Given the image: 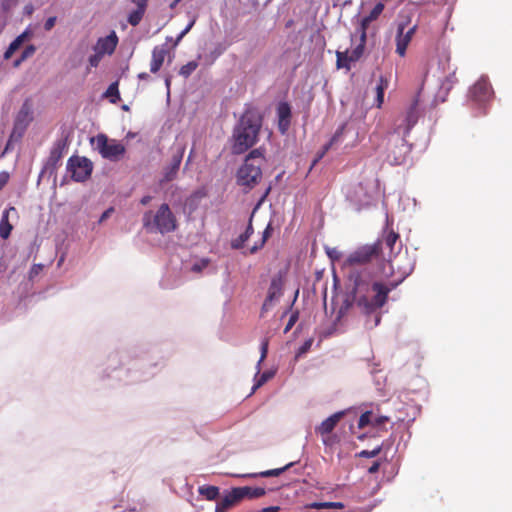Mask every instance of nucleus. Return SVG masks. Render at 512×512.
Returning <instances> with one entry per match:
<instances>
[{"label":"nucleus","instance_id":"47","mask_svg":"<svg viewBox=\"0 0 512 512\" xmlns=\"http://www.w3.org/2000/svg\"><path fill=\"white\" fill-rule=\"evenodd\" d=\"M268 230H269V227H267V228H266V230L264 231V235H263V238L261 239L260 244H259L258 246H257V245L253 246V247L250 249V253H255L259 248H261V247L264 245V243H265V241H266V239H267V236H268V234H269V231H268Z\"/></svg>","mask_w":512,"mask_h":512},{"label":"nucleus","instance_id":"53","mask_svg":"<svg viewBox=\"0 0 512 512\" xmlns=\"http://www.w3.org/2000/svg\"><path fill=\"white\" fill-rule=\"evenodd\" d=\"M114 209L112 207L108 208L107 210H105L100 219H99V222H103L105 221L106 219H108L110 217V215L113 213Z\"/></svg>","mask_w":512,"mask_h":512},{"label":"nucleus","instance_id":"40","mask_svg":"<svg viewBox=\"0 0 512 512\" xmlns=\"http://www.w3.org/2000/svg\"><path fill=\"white\" fill-rule=\"evenodd\" d=\"M225 497L230 500V504H232V506L236 505L242 500L237 491V488H232L231 491L225 495Z\"/></svg>","mask_w":512,"mask_h":512},{"label":"nucleus","instance_id":"2","mask_svg":"<svg viewBox=\"0 0 512 512\" xmlns=\"http://www.w3.org/2000/svg\"><path fill=\"white\" fill-rule=\"evenodd\" d=\"M262 123L263 117L257 109L244 111L233 130V154H242L257 143Z\"/></svg>","mask_w":512,"mask_h":512},{"label":"nucleus","instance_id":"54","mask_svg":"<svg viewBox=\"0 0 512 512\" xmlns=\"http://www.w3.org/2000/svg\"><path fill=\"white\" fill-rule=\"evenodd\" d=\"M417 25H413L412 27H410L407 31L404 30V35L405 36H409V39L412 40L414 34L416 33L417 31Z\"/></svg>","mask_w":512,"mask_h":512},{"label":"nucleus","instance_id":"61","mask_svg":"<svg viewBox=\"0 0 512 512\" xmlns=\"http://www.w3.org/2000/svg\"><path fill=\"white\" fill-rule=\"evenodd\" d=\"M215 512H227V511L225 509H222V507L217 504Z\"/></svg>","mask_w":512,"mask_h":512},{"label":"nucleus","instance_id":"50","mask_svg":"<svg viewBox=\"0 0 512 512\" xmlns=\"http://www.w3.org/2000/svg\"><path fill=\"white\" fill-rule=\"evenodd\" d=\"M389 86V79L386 76L381 75L379 77L378 83L376 87H383L384 90H386Z\"/></svg>","mask_w":512,"mask_h":512},{"label":"nucleus","instance_id":"37","mask_svg":"<svg viewBox=\"0 0 512 512\" xmlns=\"http://www.w3.org/2000/svg\"><path fill=\"white\" fill-rule=\"evenodd\" d=\"M371 22L372 21L367 16H365L361 20V23H360V39L362 40V42H366L367 29H368V27H369Z\"/></svg>","mask_w":512,"mask_h":512},{"label":"nucleus","instance_id":"8","mask_svg":"<svg viewBox=\"0 0 512 512\" xmlns=\"http://www.w3.org/2000/svg\"><path fill=\"white\" fill-rule=\"evenodd\" d=\"M32 121L33 105L30 99H26L16 115L10 139L14 137L21 138Z\"/></svg>","mask_w":512,"mask_h":512},{"label":"nucleus","instance_id":"60","mask_svg":"<svg viewBox=\"0 0 512 512\" xmlns=\"http://www.w3.org/2000/svg\"><path fill=\"white\" fill-rule=\"evenodd\" d=\"M138 78L142 79V80H146L149 78V75L146 72H142V73L138 74Z\"/></svg>","mask_w":512,"mask_h":512},{"label":"nucleus","instance_id":"30","mask_svg":"<svg viewBox=\"0 0 512 512\" xmlns=\"http://www.w3.org/2000/svg\"><path fill=\"white\" fill-rule=\"evenodd\" d=\"M250 221H252V217L250 218ZM253 227L252 223L249 222V225L247 226L244 233H242L237 240L233 243L234 248H241L243 244L249 239V237L253 234Z\"/></svg>","mask_w":512,"mask_h":512},{"label":"nucleus","instance_id":"21","mask_svg":"<svg viewBox=\"0 0 512 512\" xmlns=\"http://www.w3.org/2000/svg\"><path fill=\"white\" fill-rule=\"evenodd\" d=\"M241 499H256L265 495L266 491L262 487H236Z\"/></svg>","mask_w":512,"mask_h":512},{"label":"nucleus","instance_id":"7","mask_svg":"<svg viewBox=\"0 0 512 512\" xmlns=\"http://www.w3.org/2000/svg\"><path fill=\"white\" fill-rule=\"evenodd\" d=\"M419 103H420V95L417 94L409 107L407 108L405 114L398 118L397 121H400V123H395L393 127V132L397 133L398 135H403L404 137H407L412 130V128L416 125L418 122L419 116H420V110H419Z\"/></svg>","mask_w":512,"mask_h":512},{"label":"nucleus","instance_id":"3","mask_svg":"<svg viewBox=\"0 0 512 512\" xmlns=\"http://www.w3.org/2000/svg\"><path fill=\"white\" fill-rule=\"evenodd\" d=\"M265 161L261 148L253 149L246 156L243 164L239 167L236 179L237 184L247 192L254 188L262 178V165Z\"/></svg>","mask_w":512,"mask_h":512},{"label":"nucleus","instance_id":"11","mask_svg":"<svg viewBox=\"0 0 512 512\" xmlns=\"http://www.w3.org/2000/svg\"><path fill=\"white\" fill-rule=\"evenodd\" d=\"M184 152L185 147L182 146L172 155L170 163L163 170L162 183L173 181L177 177Z\"/></svg>","mask_w":512,"mask_h":512},{"label":"nucleus","instance_id":"48","mask_svg":"<svg viewBox=\"0 0 512 512\" xmlns=\"http://www.w3.org/2000/svg\"><path fill=\"white\" fill-rule=\"evenodd\" d=\"M9 173L6 172V171H2L0 172V191L4 188V186L8 183L9 181Z\"/></svg>","mask_w":512,"mask_h":512},{"label":"nucleus","instance_id":"36","mask_svg":"<svg viewBox=\"0 0 512 512\" xmlns=\"http://www.w3.org/2000/svg\"><path fill=\"white\" fill-rule=\"evenodd\" d=\"M273 372L265 371L262 373L259 378L256 380V383L253 386V391L264 385L269 379L273 377Z\"/></svg>","mask_w":512,"mask_h":512},{"label":"nucleus","instance_id":"58","mask_svg":"<svg viewBox=\"0 0 512 512\" xmlns=\"http://www.w3.org/2000/svg\"><path fill=\"white\" fill-rule=\"evenodd\" d=\"M151 200H152V197L149 195H146V196L142 197V199L140 200V203L142 205H147Z\"/></svg>","mask_w":512,"mask_h":512},{"label":"nucleus","instance_id":"22","mask_svg":"<svg viewBox=\"0 0 512 512\" xmlns=\"http://www.w3.org/2000/svg\"><path fill=\"white\" fill-rule=\"evenodd\" d=\"M29 32L24 31L22 34L17 36L9 45L7 50L4 53L5 59H10L12 55L20 48L23 42L28 38Z\"/></svg>","mask_w":512,"mask_h":512},{"label":"nucleus","instance_id":"5","mask_svg":"<svg viewBox=\"0 0 512 512\" xmlns=\"http://www.w3.org/2000/svg\"><path fill=\"white\" fill-rule=\"evenodd\" d=\"M382 251V242L376 241L373 244H366L358 247L355 251L350 253L345 260V265L353 269L354 266H362L370 263L373 259L377 258Z\"/></svg>","mask_w":512,"mask_h":512},{"label":"nucleus","instance_id":"17","mask_svg":"<svg viewBox=\"0 0 512 512\" xmlns=\"http://www.w3.org/2000/svg\"><path fill=\"white\" fill-rule=\"evenodd\" d=\"M278 125L282 133H285L290 125L291 108L287 102L279 103L277 107Z\"/></svg>","mask_w":512,"mask_h":512},{"label":"nucleus","instance_id":"42","mask_svg":"<svg viewBox=\"0 0 512 512\" xmlns=\"http://www.w3.org/2000/svg\"><path fill=\"white\" fill-rule=\"evenodd\" d=\"M36 48L34 45H28L21 53V60H26L27 58L34 55Z\"/></svg>","mask_w":512,"mask_h":512},{"label":"nucleus","instance_id":"57","mask_svg":"<svg viewBox=\"0 0 512 512\" xmlns=\"http://www.w3.org/2000/svg\"><path fill=\"white\" fill-rule=\"evenodd\" d=\"M280 510L279 506H270L263 508L260 512H278Z\"/></svg>","mask_w":512,"mask_h":512},{"label":"nucleus","instance_id":"1","mask_svg":"<svg viewBox=\"0 0 512 512\" xmlns=\"http://www.w3.org/2000/svg\"><path fill=\"white\" fill-rule=\"evenodd\" d=\"M348 280L351 285L350 306H355L366 316L374 315L373 326L379 325L381 315L378 311L387 303L389 293L400 281L379 280L368 269H353Z\"/></svg>","mask_w":512,"mask_h":512},{"label":"nucleus","instance_id":"64","mask_svg":"<svg viewBox=\"0 0 512 512\" xmlns=\"http://www.w3.org/2000/svg\"><path fill=\"white\" fill-rule=\"evenodd\" d=\"M165 83H166L167 88L169 89V87H170V83H171V82H170V79H169V78H167V79H166V81H165Z\"/></svg>","mask_w":512,"mask_h":512},{"label":"nucleus","instance_id":"38","mask_svg":"<svg viewBox=\"0 0 512 512\" xmlns=\"http://www.w3.org/2000/svg\"><path fill=\"white\" fill-rule=\"evenodd\" d=\"M268 345H269V340L267 338H264L261 342V347H260V350H261V356H260V359L257 363V369H258V372L260 371V365L261 363L265 360V358L267 357V353H268Z\"/></svg>","mask_w":512,"mask_h":512},{"label":"nucleus","instance_id":"46","mask_svg":"<svg viewBox=\"0 0 512 512\" xmlns=\"http://www.w3.org/2000/svg\"><path fill=\"white\" fill-rule=\"evenodd\" d=\"M297 320H298V312L296 311L291 314L289 321L284 329V332L287 333L295 325Z\"/></svg>","mask_w":512,"mask_h":512},{"label":"nucleus","instance_id":"20","mask_svg":"<svg viewBox=\"0 0 512 512\" xmlns=\"http://www.w3.org/2000/svg\"><path fill=\"white\" fill-rule=\"evenodd\" d=\"M399 142H400V146L397 147L398 150L397 151L396 150H392L388 154V158H391V155H393V159H392L391 162L394 165L402 164L405 161V159H406L407 153L409 152V149L407 147L406 137L401 135V138L399 139Z\"/></svg>","mask_w":512,"mask_h":512},{"label":"nucleus","instance_id":"62","mask_svg":"<svg viewBox=\"0 0 512 512\" xmlns=\"http://www.w3.org/2000/svg\"><path fill=\"white\" fill-rule=\"evenodd\" d=\"M24 60H21V57L19 59H17L15 62H14V66L15 67H18Z\"/></svg>","mask_w":512,"mask_h":512},{"label":"nucleus","instance_id":"51","mask_svg":"<svg viewBox=\"0 0 512 512\" xmlns=\"http://www.w3.org/2000/svg\"><path fill=\"white\" fill-rule=\"evenodd\" d=\"M219 506L222 507V509H225L226 511L230 509L232 504H230V500H228L225 496L221 499L220 502L217 503Z\"/></svg>","mask_w":512,"mask_h":512},{"label":"nucleus","instance_id":"12","mask_svg":"<svg viewBox=\"0 0 512 512\" xmlns=\"http://www.w3.org/2000/svg\"><path fill=\"white\" fill-rule=\"evenodd\" d=\"M344 414V411L336 412L333 415L329 416L324 421H322L321 424L316 427L315 431L317 433L321 434L323 437L327 436L323 438V443L325 445L330 444L331 437L328 435L335 429L339 421L343 418Z\"/></svg>","mask_w":512,"mask_h":512},{"label":"nucleus","instance_id":"29","mask_svg":"<svg viewBox=\"0 0 512 512\" xmlns=\"http://www.w3.org/2000/svg\"><path fill=\"white\" fill-rule=\"evenodd\" d=\"M199 493L207 500H215L219 496V488L212 485L202 486L199 488Z\"/></svg>","mask_w":512,"mask_h":512},{"label":"nucleus","instance_id":"13","mask_svg":"<svg viewBox=\"0 0 512 512\" xmlns=\"http://www.w3.org/2000/svg\"><path fill=\"white\" fill-rule=\"evenodd\" d=\"M118 44V37L114 31L105 37H100L93 46V51L98 52L102 56L114 53Z\"/></svg>","mask_w":512,"mask_h":512},{"label":"nucleus","instance_id":"23","mask_svg":"<svg viewBox=\"0 0 512 512\" xmlns=\"http://www.w3.org/2000/svg\"><path fill=\"white\" fill-rule=\"evenodd\" d=\"M489 92V85L485 81L477 82L471 89L472 96L478 101H482L486 98L489 95Z\"/></svg>","mask_w":512,"mask_h":512},{"label":"nucleus","instance_id":"26","mask_svg":"<svg viewBox=\"0 0 512 512\" xmlns=\"http://www.w3.org/2000/svg\"><path fill=\"white\" fill-rule=\"evenodd\" d=\"M292 465H293L292 463H289L282 468L271 469V470L263 471L260 473H251V474H244V475H237V476L238 477H258V476L275 477V476H279L281 473H283L285 470H287Z\"/></svg>","mask_w":512,"mask_h":512},{"label":"nucleus","instance_id":"6","mask_svg":"<svg viewBox=\"0 0 512 512\" xmlns=\"http://www.w3.org/2000/svg\"><path fill=\"white\" fill-rule=\"evenodd\" d=\"M95 142L100 155L112 162L121 160L126 152V148L122 143L116 139H109L105 134H98Z\"/></svg>","mask_w":512,"mask_h":512},{"label":"nucleus","instance_id":"19","mask_svg":"<svg viewBox=\"0 0 512 512\" xmlns=\"http://www.w3.org/2000/svg\"><path fill=\"white\" fill-rule=\"evenodd\" d=\"M400 236L398 233H396L389 225V222H387L385 231H384V237H383V243L385 246L390 250L389 257L394 253L395 245L398 243L399 248L401 247L400 242Z\"/></svg>","mask_w":512,"mask_h":512},{"label":"nucleus","instance_id":"59","mask_svg":"<svg viewBox=\"0 0 512 512\" xmlns=\"http://www.w3.org/2000/svg\"><path fill=\"white\" fill-rule=\"evenodd\" d=\"M41 269H42V265L41 264L34 265L32 267V269H31V273L37 274Z\"/></svg>","mask_w":512,"mask_h":512},{"label":"nucleus","instance_id":"10","mask_svg":"<svg viewBox=\"0 0 512 512\" xmlns=\"http://www.w3.org/2000/svg\"><path fill=\"white\" fill-rule=\"evenodd\" d=\"M283 293V279L281 275L272 278L266 299L262 305V313L269 311Z\"/></svg>","mask_w":512,"mask_h":512},{"label":"nucleus","instance_id":"15","mask_svg":"<svg viewBox=\"0 0 512 512\" xmlns=\"http://www.w3.org/2000/svg\"><path fill=\"white\" fill-rule=\"evenodd\" d=\"M67 149V140L59 139L54 142L49 157L47 159V166L51 168H56L62 159L65 151Z\"/></svg>","mask_w":512,"mask_h":512},{"label":"nucleus","instance_id":"16","mask_svg":"<svg viewBox=\"0 0 512 512\" xmlns=\"http://www.w3.org/2000/svg\"><path fill=\"white\" fill-rule=\"evenodd\" d=\"M11 214L18 218V212L14 206H9L8 208H6L3 211L0 220V237L4 240L10 237L11 232L13 230V225L9 221Z\"/></svg>","mask_w":512,"mask_h":512},{"label":"nucleus","instance_id":"43","mask_svg":"<svg viewBox=\"0 0 512 512\" xmlns=\"http://www.w3.org/2000/svg\"><path fill=\"white\" fill-rule=\"evenodd\" d=\"M389 420L390 419L387 416H378V417L372 418V426L375 428L382 427Z\"/></svg>","mask_w":512,"mask_h":512},{"label":"nucleus","instance_id":"33","mask_svg":"<svg viewBox=\"0 0 512 512\" xmlns=\"http://www.w3.org/2000/svg\"><path fill=\"white\" fill-rule=\"evenodd\" d=\"M103 57L104 56H102L98 52H94L92 55H90L88 58L87 73L91 71V68L98 67Z\"/></svg>","mask_w":512,"mask_h":512},{"label":"nucleus","instance_id":"24","mask_svg":"<svg viewBox=\"0 0 512 512\" xmlns=\"http://www.w3.org/2000/svg\"><path fill=\"white\" fill-rule=\"evenodd\" d=\"M305 509H343L342 502H312L304 506Z\"/></svg>","mask_w":512,"mask_h":512},{"label":"nucleus","instance_id":"14","mask_svg":"<svg viewBox=\"0 0 512 512\" xmlns=\"http://www.w3.org/2000/svg\"><path fill=\"white\" fill-rule=\"evenodd\" d=\"M409 23V18L405 21H401L397 25V33L395 37V43H396V53L400 57H404L406 55L407 47L409 46L411 40L409 39V36L404 35V30L406 29L407 25Z\"/></svg>","mask_w":512,"mask_h":512},{"label":"nucleus","instance_id":"31","mask_svg":"<svg viewBox=\"0 0 512 512\" xmlns=\"http://www.w3.org/2000/svg\"><path fill=\"white\" fill-rule=\"evenodd\" d=\"M365 44L366 42H362L360 39V43L352 51H349L350 59L354 60V62H357L364 53Z\"/></svg>","mask_w":512,"mask_h":512},{"label":"nucleus","instance_id":"55","mask_svg":"<svg viewBox=\"0 0 512 512\" xmlns=\"http://www.w3.org/2000/svg\"><path fill=\"white\" fill-rule=\"evenodd\" d=\"M380 468V462L378 461H375L369 468H368V473L370 474H374L376 472H378Z\"/></svg>","mask_w":512,"mask_h":512},{"label":"nucleus","instance_id":"25","mask_svg":"<svg viewBox=\"0 0 512 512\" xmlns=\"http://www.w3.org/2000/svg\"><path fill=\"white\" fill-rule=\"evenodd\" d=\"M352 63H354V60L350 59L348 50L336 52L337 68H345L346 70H350Z\"/></svg>","mask_w":512,"mask_h":512},{"label":"nucleus","instance_id":"52","mask_svg":"<svg viewBox=\"0 0 512 512\" xmlns=\"http://www.w3.org/2000/svg\"><path fill=\"white\" fill-rule=\"evenodd\" d=\"M193 25H194V21H192L191 23L188 24V26L177 37L175 45H177L180 42V40L184 37V35L186 33H188V31L192 28Z\"/></svg>","mask_w":512,"mask_h":512},{"label":"nucleus","instance_id":"56","mask_svg":"<svg viewBox=\"0 0 512 512\" xmlns=\"http://www.w3.org/2000/svg\"><path fill=\"white\" fill-rule=\"evenodd\" d=\"M343 129H344V128H343V127H341V128H339V129L335 132V134H334L333 138H332V139H331V141H330V145H332L334 141H335V142H337V141H338V139H339V138L342 136V134H343Z\"/></svg>","mask_w":512,"mask_h":512},{"label":"nucleus","instance_id":"63","mask_svg":"<svg viewBox=\"0 0 512 512\" xmlns=\"http://www.w3.org/2000/svg\"><path fill=\"white\" fill-rule=\"evenodd\" d=\"M180 1H181V0H174V1L171 3L170 7H171V8H174V7H175V6H176Z\"/></svg>","mask_w":512,"mask_h":512},{"label":"nucleus","instance_id":"32","mask_svg":"<svg viewBox=\"0 0 512 512\" xmlns=\"http://www.w3.org/2000/svg\"><path fill=\"white\" fill-rule=\"evenodd\" d=\"M197 67L198 63L196 61H190L180 68L179 73L183 77L187 78L197 69Z\"/></svg>","mask_w":512,"mask_h":512},{"label":"nucleus","instance_id":"9","mask_svg":"<svg viewBox=\"0 0 512 512\" xmlns=\"http://www.w3.org/2000/svg\"><path fill=\"white\" fill-rule=\"evenodd\" d=\"M67 169L74 181L83 182L91 176L93 165L86 157L72 156L68 159Z\"/></svg>","mask_w":512,"mask_h":512},{"label":"nucleus","instance_id":"45","mask_svg":"<svg viewBox=\"0 0 512 512\" xmlns=\"http://www.w3.org/2000/svg\"><path fill=\"white\" fill-rule=\"evenodd\" d=\"M312 344H313V339H312V338H310V339L306 340V341H305V342L300 346V348H299V350H298L297 355L299 356V355H302V354L307 353V352L310 350V348H311Z\"/></svg>","mask_w":512,"mask_h":512},{"label":"nucleus","instance_id":"44","mask_svg":"<svg viewBox=\"0 0 512 512\" xmlns=\"http://www.w3.org/2000/svg\"><path fill=\"white\" fill-rule=\"evenodd\" d=\"M208 264H209V260H208V259H203V260H201L200 262L193 264V266H192L191 270H192L193 272L199 273V272H201L204 268H206V267L208 266Z\"/></svg>","mask_w":512,"mask_h":512},{"label":"nucleus","instance_id":"35","mask_svg":"<svg viewBox=\"0 0 512 512\" xmlns=\"http://www.w3.org/2000/svg\"><path fill=\"white\" fill-rule=\"evenodd\" d=\"M372 412L366 411L361 414L359 421H358V427L360 429L366 427L367 425H372Z\"/></svg>","mask_w":512,"mask_h":512},{"label":"nucleus","instance_id":"28","mask_svg":"<svg viewBox=\"0 0 512 512\" xmlns=\"http://www.w3.org/2000/svg\"><path fill=\"white\" fill-rule=\"evenodd\" d=\"M105 98H108L109 101L113 104H116L120 101V93L118 89V81H115L109 85L104 95Z\"/></svg>","mask_w":512,"mask_h":512},{"label":"nucleus","instance_id":"34","mask_svg":"<svg viewBox=\"0 0 512 512\" xmlns=\"http://www.w3.org/2000/svg\"><path fill=\"white\" fill-rule=\"evenodd\" d=\"M385 8L384 3L379 2L377 3L374 8L370 11V13L367 15V17L373 22L381 15Z\"/></svg>","mask_w":512,"mask_h":512},{"label":"nucleus","instance_id":"39","mask_svg":"<svg viewBox=\"0 0 512 512\" xmlns=\"http://www.w3.org/2000/svg\"><path fill=\"white\" fill-rule=\"evenodd\" d=\"M381 450H382V445L377 446L373 450H362L361 452L358 453V456L362 457V458H373V457H376L377 455H379Z\"/></svg>","mask_w":512,"mask_h":512},{"label":"nucleus","instance_id":"4","mask_svg":"<svg viewBox=\"0 0 512 512\" xmlns=\"http://www.w3.org/2000/svg\"><path fill=\"white\" fill-rule=\"evenodd\" d=\"M142 222L147 231L162 235L172 233L178 228L177 218L166 203L161 204L155 212H145Z\"/></svg>","mask_w":512,"mask_h":512},{"label":"nucleus","instance_id":"27","mask_svg":"<svg viewBox=\"0 0 512 512\" xmlns=\"http://www.w3.org/2000/svg\"><path fill=\"white\" fill-rule=\"evenodd\" d=\"M145 4L139 3L136 10L132 11L128 16V22L132 26H137L143 18L145 13Z\"/></svg>","mask_w":512,"mask_h":512},{"label":"nucleus","instance_id":"18","mask_svg":"<svg viewBox=\"0 0 512 512\" xmlns=\"http://www.w3.org/2000/svg\"><path fill=\"white\" fill-rule=\"evenodd\" d=\"M167 53L168 51L163 45L154 47L150 63V71L152 73H157L160 70Z\"/></svg>","mask_w":512,"mask_h":512},{"label":"nucleus","instance_id":"41","mask_svg":"<svg viewBox=\"0 0 512 512\" xmlns=\"http://www.w3.org/2000/svg\"><path fill=\"white\" fill-rule=\"evenodd\" d=\"M375 91H376L375 106L380 109L384 103L385 90L383 89V87H376Z\"/></svg>","mask_w":512,"mask_h":512},{"label":"nucleus","instance_id":"49","mask_svg":"<svg viewBox=\"0 0 512 512\" xmlns=\"http://www.w3.org/2000/svg\"><path fill=\"white\" fill-rule=\"evenodd\" d=\"M56 20L55 16L49 17L44 23V29L50 31L55 26Z\"/></svg>","mask_w":512,"mask_h":512}]
</instances>
